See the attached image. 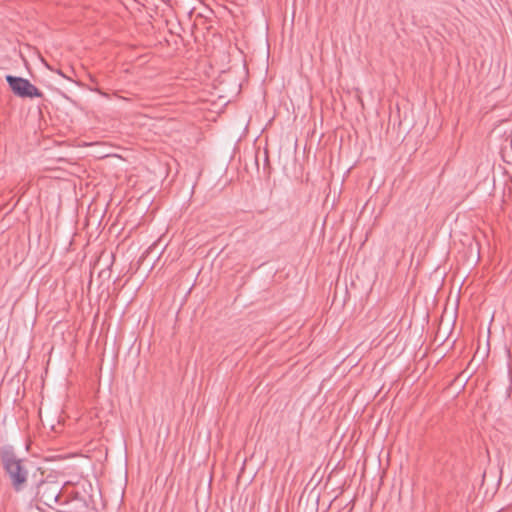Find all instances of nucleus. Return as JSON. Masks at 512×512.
I'll list each match as a JSON object with an SVG mask.
<instances>
[{"label": "nucleus", "mask_w": 512, "mask_h": 512, "mask_svg": "<svg viewBox=\"0 0 512 512\" xmlns=\"http://www.w3.org/2000/svg\"><path fill=\"white\" fill-rule=\"evenodd\" d=\"M3 464L15 490H22L28 477V469L25 462L13 455L6 454L3 457Z\"/></svg>", "instance_id": "obj_1"}, {"label": "nucleus", "mask_w": 512, "mask_h": 512, "mask_svg": "<svg viewBox=\"0 0 512 512\" xmlns=\"http://www.w3.org/2000/svg\"><path fill=\"white\" fill-rule=\"evenodd\" d=\"M38 501L49 508H57L65 503L61 494V485L55 481H43L38 486Z\"/></svg>", "instance_id": "obj_2"}, {"label": "nucleus", "mask_w": 512, "mask_h": 512, "mask_svg": "<svg viewBox=\"0 0 512 512\" xmlns=\"http://www.w3.org/2000/svg\"><path fill=\"white\" fill-rule=\"evenodd\" d=\"M6 81L13 93L19 97L40 98L43 96V93L25 78L7 75Z\"/></svg>", "instance_id": "obj_3"}]
</instances>
